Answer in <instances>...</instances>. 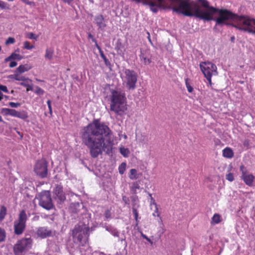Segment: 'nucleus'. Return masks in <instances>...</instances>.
Segmentation results:
<instances>
[{
    "label": "nucleus",
    "instance_id": "23",
    "mask_svg": "<svg viewBox=\"0 0 255 255\" xmlns=\"http://www.w3.org/2000/svg\"><path fill=\"white\" fill-rule=\"evenodd\" d=\"M22 57L20 54H16L15 53H12L10 56L6 57L4 59V62H7L12 59H13V60L17 59L18 60H20L22 59Z\"/></svg>",
    "mask_w": 255,
    "mask_h": 255
},
{
    "label": "nucleus",
    "instance_id": "51",
    "mask_svg": "<svg viewBox=\"0 0 255 255\" xmlns=\"http://www.w3.org/2000/svg\"><path fill=\"white\" fill-rule=\"evenodd\" d=\"M2 91L5 93H8V90L6 86L4 85H0V91Z\"/></svg>",
    "mask_w": 255,
    "mask_h": 255
},
{
    "label": "nucleus",
    "instance_id": "38",
    "mask_svg": "<svg viewBox=\"0 0 255 255\" xmlns=\"http://www.w3.org/2000/svg\"><path fill=\"white\" fill-rule=\"evenodd\" d=\"M103 60L104 61V63L106 67L111 68L112 67V64L109 59L106 57L102 58Z\"/></svg>",
    "mask_w": 255,
    "mask_h": 255
},
{
    "label": "nucleus",
    "instance_id": "14",
    "mask_svg": "<svg viewBox=\"0 0 255 255\" xmlns=\"http://www.w3.org/2000/svg\"><path fill=\"white\" fill-rule=\"evenodd\" d=\"M139 57L144 65H148L152 62V56L149 49H141Z\"/></svg>",
    "mask_w": 255,
    "mask_h": 255
},
{
    "label": "nucleus",
    "instance_id": "12",
    "mask_svg": "<svg viewBox=\"0 0 255 255\" xmlns=\"http://www.w3.org/2000/svg\"><path fill=\"white\" fill-rule=\"evenodd\" d=\"M240 170L241 172V179L247 185L252 186L255 177L252 174L249 173L247 168L244 165L240 166Z\"/></svg>",
    "mask_w": 255,
    "mask_h": 255
},
{
    "label": "nucleus",
    "instance_id": "42",
    "mask_svg": "<svg viewBox=\"0 0 255 255\" xmlns=\"http://www.w3.org/2000/svg\"><path fill=\"white\" fill-rule=\"evenodd\" d=\"M7 4L4 1L0 0V7L2 9H8V7L7 6Z\"/></svg>",
    "mask_w": 255,
    "mask_h": 255
},
{
    "label": "nucleus",
    "instance_id": "54",
    "mask_svg": "<svg viewBox=\"0 0 255 255\" xmlns=\"http://www.w3.org/2000/svg\"><path fill=\"white\" fill-rule=\"evenodd\" d=\"M22 1H23L24 3H25L26 4L31 5L34 3L33 2L29 1V0H21Z\"/></svg>",
    "mask_w": 255,
    "mask_h": 255
},
{
    "label": "nucleus",
    "instance_id": "34",
    "mask_svg": "<svg viewBox=\"0 0 255 255\" xmlns=\"http://www.w3.org/2000/svg\"><path fill=\"white\" fill-rule=\"evenodd\" d=\"M120 152L124 157H127L129 154V150L128 148L122 147L120 148Z\"/></svg>",
    "mask_w": 255,
    "mask_h": 255
},
{
    "label": "nucleus",
    "instance_id": "5",
    "mask_svg": "<svg viewBox=\"0 0 255 255\" xmlns=\"http://www.w3.org/2000/svg\"><path fill=\"white\" fill-rule=\"evenodd\" d=\"M122 76L123 85L128 91H134L136 87L137 74L133 70L125 69Z\"/></svg>",
    "mask_w": 255,
    "mask_h": 255
},
{
    "label": "nucleus",
    "instance_id": "52",
    "mask_svg": "<svg viewBox=\"0 0 255 255\" xmlns=\"http://www.w3.org/2000/svg\"><path fill=\"white\" fill-rule=\"evenodd\" d=\"M149 196L151 198V203H150V205H154L155 207H157V205L156 204V203L155 202L154 199H153V198L152 197V195L151 194H149Z\"/></svg>",
    "mask_w": 255,
    "mask_h": 255
},
{
    "label": "nucleus",
    "instance_id": "11",
    "mask_svg": "<svg viewBox=\"0 0 255 255\" xmlns=\"http://www.w3.org/2000/svg\"><path fill=\"white\" fill-rule=\"evenodd\" d=\"M39 204L43 208L49 210L54 207L49 191H45L40 195Z\"/></svg>",
    "mask_w": 255,
    "mask_h": 255
},
{
    "label": "nucleus",
    "instance_id": "15",
    "mask_svg": "<svg viewBox=\"0 0 255 255\" xmlns=\"http://www.w3.org/2000/svg\"><path fill=\"white\" fill-rule=\"evenodd\" d=\"M36 234L39 237L45 239L52 236V232L47 227H41L37 229Z\"/></svg>",
    "mask_w": 255,
    "mask_h": 255
},
{
    "label": "nucleus",
    "instance_id": "57",
    "mask_svg": "<svg viewBox=\"0 0 255 255\" xmlns=\"http://www.w3.org/2000/svg\"><path fill=\"white\" fill-rule=\"evenodd\" d=\"M28 38L31 39H36V38L35 37V34L33 33H30L29 34Z\"/></svg>",
    "mask_w": 255,
    "mask_h": 255
},
{
    "label": "nucleus",
    "instance_id": "30",
    "mask_svg": "<svg viewBox=\"0 0 255 255\" xmlns=\"http://www.w3.org/2000/svg\"><path fill=\"white\" fill-rule=\"evenodd\" d=\"M132 211L134 218V220H135V223H136L135 226H138V223H139V221H138L139 217H138V213L137 209H132Z\"/></svg>",
    "mask_w": 255,
    "mask_h": 255
},
{
    "label": "nucleus",
    "instance_id": "59",
    "mask_svg": "<svg viewBox=\"0 0 255 255\" xmlns=\"http://www.w3.org/2000/svg\"><path fill=\"white\" fill-rule=\"evenodd\" d=\"M3 95L2 93L0 91V101L3 99Z\"/></svg>",
    "mask_w": 255,
    "mask_h": 255
},
{
    "label": "nucleus",
    "instance_id": "39",
    "mask_svg": "<svg viewBox=\"0 0 255 255\" xmlns=\"http://www.w3.org/2000/svg\"><path fill=\"white\" fill-rule=\"evenodd\" d=\"M96 47H97V48L99 50V53H100V56L102 58L106 57V56L105 55L104 53V52L103 51V50H102L101 48L99 46V45H98V43H96Z\"/></svg>",
    "mask_w": 255,
    "mask_h": 255
},
{
    "label": "nucleus",
    "instance_id": "61",
    "mask_svg": "<svg viewBox=\"0 0 255 255\" xmlns=\"http://www.w3.org/2000/svg\"><path fill=\"white\" fill-rule=\"evenodd\" d=\"M118 234H119L118 232H116V233H114V235L115 236H118Z\"/></svg>",
    "mask_w": 255,
    "mask_h": 255
},
{
    "label": "nucleus",
    "instance_id": "43",
    "mask_svg": "<svg viewBox=\"0 0 255 255\" xmlns=\"http://www.w3.org/2000/svg\"><path fill=\"white\" fill-rule=\"evenodd\" d=\"M9 112V116H11L13 117H17L18 111H16L14 109H10Z\"/></svg>",
    "mask_w": 255,
    "mask_h": 255
},
{
    "label": "nucleus",
    "instance_id": "26",
    "mask_svg": "<svg viewBox=\"0 0 255 255\" xmlns=\"http://www.w3.org/2000/svg\"><path fill=\"white\" fill-rule=\"evenodd\" d=\"M140 189L139 183L138 181L132 183V185L130 187V191L133 194L137 193V190Z\"/></svg>",
    "mask_w": 255,
    "mask_h": 255
},
{
    "label": "nucleus",
    "instance_id": "62",
    "mask_svg": "<svg viewBox=\"0 0 255 255\" xmlns=\"http://www.w3.org/2000/svg\"><path fill=\"white\" fill-rule=\"evenodd\" d=\"M0 122H3L1 117L0 116Z\"/></svg>",
    "mask_w": 255,
    "mask_h": 255
},
{
    "label": "nucleus",
    "instance_id": "48",
    "mask_svg": "<svg viewBox=\"0 0 255 255\" xmlns=\"http://www.w3.org/2000/svg\"><path fill=\"white\" fill-rule=\"evenodd\" d=\"M88 37L89 39H91L92 41L95 43V45L96 44V43H97V40H96V39L94 38V36L91 33H90V32L88 33Z\"/></svg>",
    "mask_w": 255,
    "mask_h": 255
},
{
    "label": "nucleus",
    "instance_id": "56",
    "mask_svg": "<svg viewBox=\"0 0 255 255\" xmlns=\"http://www.w3.org/2000/svg\"><path fill=\"white\" fill-rule=\"evenodd\" d=\"M105 216L106 218H110L111 216L110 211L108 210L106 211L105 213Z\"/></svg>",
    "mask_w": 255,
    "mask_h": 255
},
{
    "label": "nucleus",
    "instance_id": "19",
    "mask_svg": "<svg viewBox=\"0 0 255 255\" xmlns=\"http://www.w3.org/2000/svg\"><path fill=\"white\" fill-rule=\"evenodd\" d=\"M141 175L142 173H138L136 169L132 168L129 171L128 177L131 180H136L138 179Z\"/></svg>",
    "mask_w": 255,
    "mask_h": 255
},
{
    "label": "nucleus",
    "instance_id": "8",
    "mask_svg": "<svg viewBox=\"0 0 255 255\" xmlns=\"http://www.w3.org/2000/svg\"><path fill=\"white\" fill-rule=\"evenodd\" d=\"M27 220V215L24 210H21L18 217L17 220L14 222V232L15 235H21L26 227V222Z\"/></svg>",
    "mask_w": 255,
    "mask_h": 255
},
{
    "label": "nucleus",
    "instance_id": "58",
    "mask_svg": "<svg viewBox=\"0 0 255 255\" xmlns=\"http://www.w3.org/2000/svg\"><path fill=\"white\" fill-rule=\"evenodd\" d=\"M64 2L70 3L73 0H62Z\"/></svg>",
    "mask_w": 255,
    "mask_h": 255
},
{
    "label": "nucleus",
    "instance_id": "31",
    "mask_svg": "<svg viewBox=\"0 0 255 255\" xmlns=\"http://www.w3.org/2000/svg\"><path fill=\"white\" fill-rule=\"evenodd\" d=\"M31 83L32 82H27V83H26L25 82L24 83H20V85L23 87H26V91L28 92L29 91H33V88Z\"/></svg>",
    "mask_w": 255,
    "mask_h": 255
},
{
    "label": "nucleus",
    "instance_id": "17",
    "mask_svg": "<svg viewBox=\"0 0 255 255\" xmlns=\"http://www.w3.org/2000/svg\"><path fill=\"white\" fill-rule=\"evenodd\" d=\"M94 22L97 25L99 29H104L106 27L105 20L102 14H99L95 16Z\"/></svg>",
    "mask_w": 255,
    "mask_h": 255
},
{
    "label": "nucleus",
    "instance_id": "4",
    "mask_svg": "<svg viewBox=\"0 0 255 255\" xmlns=\"http://www.w3.org/2000/svg\"><path fill=\"white\" fill-rule=\"evenodd\" d=\"M237 23L234 26L245 32L255 35V19L248 16H237Z\"/></svg>",
    "mask_w": 255,
    "mask_h": 255
},
{
    "label": "nucleus",
    "instance_id": "36",
    "mask_svg": "<svg viewBox=\"0 0 255 255\" xmlns=\"http://www.w3.org/2000/svg\"><path fill=\"white\" fill-rule=\"evenodd\" d=\"M34 47L33 45H30V43L26 41L23 43V48L27 50H30L33 48Z\"/></svg>",
    "mask_w": 255,
    "mask_h": 255
},
{
    "label": "nucleus",
    "instance_id": "60",
    "mask_svg": "<svg viewBox=\"0 0 255 255\" xmlns=\"http://www.w3.org/2000/svg\"><path fill=\"white\" fill-rule=\"evenodd\" d=\"M147 34H148V39L149 42H151V40L150 37V34H149V33L148 32H147Z\"/></svg>",
    "mask_w": 255,
    "mask_h": 255
},
{
    "label": "nucleus",
    "instance_id": "41",
    "mask_svg": "<svg viewBox=\"0 0 255 255\" xmlns=\"http://www.w3.org/2000/svg\"><path fill=\"white\" fill-rule=\"evenodd\" d=\"M15 39L13 37H8L6 41H5V44H13L15 42Z\"/></svg>",
    "mask_w": 255,
    "mask_h": 255
},
{
    "label": "nucleus",
    "instance_id": "20",
    "mask_svg": "<svg viewBox=\"0 0 255 255\" xmlns=\"http://www.w3.org/2000/svg\"><path fill=\"white\" fill-rule=\"evenodd\" d=\"M234 155L233 150L230 147H226L223 150V156L227 158H232Z\"/></svg>",
    "mask_w": 255,
    "mask_h": 255
},
{
    "label": "nucleus",
    "instance_id": "40",
    "mask_svg": "<svg viewBox=\"0 0 255 255\" xmlns=\"http://www.w3.org/2000/svg\"><path fill=\"white\" fill-rule=\"evenodd\" d=\"M226 178L228 181L232 182L234 180V175L232 173H229L226 175Z\"/></svg>",
    "mask_w": 255,
    "mask_h": 255
},
{
    "label": "nucleus",
    "instance_id": "3",
    "mask_svg": "<svg viewBox=\"0 0 255 255\" xmlns=\"http://www.w3.org/2000/svg\"><path fill=\"white\" fill-rule=\"evenodd\" d=\"M110 110L117 115L122 116L127 110L125 94L121 91H111Z\"/></svg>",
    "mask_w": 255,
    "mask_h": 255
},
{
    "label": "nucleus",
    "instance_id": "13",
    "mask_svg": "<svg viewBox=\"0 0 255 255\" xmlns=\"http://www.w3.org/2000/svg\"><path fill=\"white\" fill-rule=\"evenodd\" d=\"M53 197L58 203H62L66 200V195L61 185H57L53 190Z\"/></svg>",
    "mask_w": 255,
    "mask_h": 255
},
{
    "label": "nucleus",
    "instance_id": "63",
    "mask_svg": "<svg viewBox=\"0 0 255 255\" xmlns=\"http://www.w3.org/2000/svg\"><path fill=\"white\" fill-rule=\"evenodd\" d=\"M234 39H235V37H234V36H233V37H231V40H232V41H233L234 40Z\"/></svg>",
    "mask_w": 255,
    "mask_h": 255
},
{
    "label": "nucleus",
    "instance_id": "49",
    "mask_svg": "<svg viewBox=\"0 0 255 255\" xmlns=\"http://www.w3.org/2000/svg\"><path fill=\"white\" fill-rule=\"evenodd\" d=\"M212 77V76H211L205 77L208 82V86H209L211 87H212V80H211Z\"/></svg>",
    "mask_w": 255,
    "mask_h": 255
},
{
    "label": "nucleus",
    "instance_id": "37",
    "mask_svg": "<svg viewBox=\"0 0 255 255\" xmlns=\"http://www.w3.org/2000/svg\"><path fill=\"white\" fill-rule=\"evenodd\" d=\"M36 90L35 91V93H36L37 95H42L44 93V91L43 89H42L41 88H40L38 86H36L35 87Z\"/></svg>",
    "mask_w": 255,
    "mask_h": 255
},
{
    "label": "nucleus",
    "instance_id": "24",
    "mask_svg": "<svg viewBox=\"0 0 255 255\" xmlns=\"http://www.w3.org/2000/svg\"><path fill=\"white\" fill-rule=\"evenodd\" d=\"M197 3L199 5L206 8L207 10L206 12H209L210 8L213 7V6H209V2L207 0H198ZM204 11L205 12V11Z\"/></svg>",
    "mask_w": 255,
    "mask_h": 255
},
{
    "label": "nucleus",
    "instance_id": "2",
    "mask_svg": "<svg viewBox=\"0 0 255 255\" xmlns=\"http://www.w3.org/2000/svg\"><path fill=\"white\" fill-rule=\"evenodd\" d=\"M178 6L173 7V10L185 16L200 18L206 20H215L216 25H222L225 21L229 19L234 20L237 15L226 9H218L210 7L209 12H204L199 8L193 10L191 5L187 1L178 0Z\"/></svg>",
    "mask_w": 255,
    "mask_h": 255
},
{
    "label": "nucleus",
    "instance_id": "10",
    "mask_svg": "<svg viewBox=\"0 0 255 255\" xmlns=\"http://www.w3.org/2000/svg\"><path fill=\"white\" fill-rule=\"evenodd\" d=\"M199 66L204 77L218 75L217 68L216 65L210 62H201Z\"/></svg>",
    "mask_w": 255,
    "mask_h": 255
},
{
    "label": "nucleus",
    "instance_id": "7",
    "mask_svg": "<svg viewBox=\"0 0 255 255\" xmlns=\"http://www.w3.org/2000/svg\"><path fill=\"white\" fill-rule=\"evenodd\" d=\"M32 240L30 238H22L17 241L13 247L15 255H25L32 248Z\"/></svg>",
    "mask_w": 255,
    "mask_h": 255
},
{
    "label": "nucleus",
    "instance_id": "9",
    "mask_svg": "<svg viewBox=\"0 0 255 255\" xmlns=\"http://www.w3.org/2000/svg\"><path fill=\"white\" fill-rule=\"evenodd\" d=\"M48 162L44 158L38 160L34 167V171L37 175L41 178L47 177L48 173Z\"/></svg>",
    "mask_w": 255,
    "mask_h": 255
},
{
    "label": "nucleus",
    "instance_id": "1",
    "mask_svg": "<svg viewBox=\"0 0 255 255\" xmlns=\"http://www.w3.org/2000/svg\"><path fill=\"white\" fill-rule=\"evenodd\" d=\"M112 133L110 128L99 120H94L84 127L80 133L82 143L89 149L91 156L94 158L102 154L103 150L109 149L105 138L110 136Z\"/></svg>",
    "mask_w": 255,
    "mask_h": 255
},
{
    "label": "nucleus",
    "instance_id": "32",
    "mask_svg": "<svg viewBox=\"0 0 255 255\" xmlns=\"http://www.w3.org/2000/svg\"><path fill=\"white\" fill-rule=\"evenodd\" d=\"M126 163H122L119 167V172L121 174H123L126 170Z\"/></svg>",
    "mask_w": 255,
    "mask_h": 255
},
{
    "label": "nucleus",
    "instance_id": "25",
    "mask_svg": "<svg viewBox=\"0 0 255 255\" xmlns=\"http://www.w3.org/2000/svg\"><path fill=\"white\" fill-rule=\"evenodd\" d=\"M221 222V216L219 214H215L211 219V224L216 225Z\"/></svg>",
    "mask_w": 255,
    "mask_h": 255
},
{
    "label": "nucleus",
    "instance_id": "55",
    "mask_svg": "<svg viewBox=\"0 0 255 255\" xmlns=\"http://www.w3.org/2000/svg\"><path fill=\"white\" fill-rule=\"evenodd\" d=\"M17 65V63L15 61H11L9 65V67L10 68H13L15 67Z\"/></svg>",
    "mask_w": 255,
    "mask_h": 255
},
{
    "label": "nucleus",
    "instance_id": "28",
    "mask_svg": "<svg viewBox=\"0 0 255 255\" xmlns=\"http://www.w3.org/2000/svg\"><path fill=\"white\" fill-rule=\"evenodd\" d=\"M53 50L47 48L45 50V54L44 56L46 59L51 60L53 58Z\"/></svg>",
    "mask_w": 255,
    "mask_h": 255
},
{
    "label": "nucleus",
    "instance_id": "21",
    "mask_svg": "<svg viewBox=\"0 0 255 255\" xmlns=\"http://www.w3.org/2000/svg\"><path fill=\"white\" fill-rule=\"evenodd\" d=\"M131 201L132 209H137L140 207L139 200L137 196H132L130 197Z\"/></svg>",
    "mask_w": 255,
    "mask_h": 255
},
{
    "label": "nucleus",
    "instance_id": "35",
    "mask_svg": "<svg viewBox=\"0 0 255 255\" xmlns=\"http://www.w3.org/2000/svg\"><path fill=\"white\" fill-rule=\"evenodd\" d=\"M5 238V231L0 227V243L3 241Z\"/></svg>",
    "mask_w": 255,
    "mask_h": 255
},
{
    "label": "nucleus",
    "instance_id": "46",
    "mask_svg": "<svg viewBox=\"0 0 255 255\" xmlns=\"http://www.w3.org/2000/svg\"><path fill=\"white\" fill-rule=\"evenodd\" d=\"M9 106L11 108H17L20 106V104L19 103L9 102L8 104Z\"/></svg>",
    "mask_w": 255,
    "mask_h": 255
},
{
    "label": "nucleus",
    "instance_id": "44",
    "mask_svg": "<svg viewBox=\"0 0 255 255\" xmlns=\"http://www.w3.org/2000/svg\"><path fill=\"white\" fill-rule=\"evenodd\" d=\"M10 109L8 108H2L1 109V113L5 116L9 115Z\"/></svg>",
    "mask_w": 255,
    "mask_h": 255
},
{
    "label": "nucleus",
    "instance_id": "22",
    "mask_svg": "<svg viewBox=\"0 0 255 255\" xmlns=\"http://www.w3.org/2000/svg\"><path fill=\"white\" fill-rule=\"evenodd\" d=\"M31 69V67L29 66L27 64L25 65H20L17 69L15 71V73H18L20 74L21 73H24L30 70Z\"/></svg>",
    "mask_w": 255,
    "mask_h": 255
},
{
    "label": "nucleus",
    "instance_id": "16",
    "mask_svg": "<svg viewBox=\"0 0 255 255\" xmlns=\"http://www.w3.org/2000/svg\"><path fill=\"white\" fill-rule=\"evenodd\" d=\"M115 49L117 54L121 56L125 55L126 52V47L124 43H122L121 39H118L116 43Z\"/></svg>",
    "mask_w": 255,
    "mask_h": 255
},
{
    "label": "nucleus",
    "instance_id": "18",
    "mask_svg": "<svg viewBox=\"0 0 255 255\" xmlns=\"http://www.w3.org/2000/svg\"><path fill=\"white\" fill-rule=\"evenodd\" d=\"M9 77L12 79L21 81L20 83H24L26 82H32V81L27 77H25L18 73H15L13 75H10Z\"/></svg>",
    "mask_w": 255,
    "mask_h": 255
},
{
    "label": "nucleus",
    "instance_id": "45",
    "mask_svg": "<svg viewBox=\"0 0 255 255\" xmlns=\"http://www.w3.org/2000/svg\"><path fill=\"white\" fill-rule=\"evenodd\" d=\"M160 214L158 211V207L157 206L155 207V210H154V212L152 214V216L154 217L157 216L158 217H160Z\"/></svg>",
    "mask_w": 255,
    "mask_h": 255
},
{
    "label": "nucleus",
    "instance_id": "29",
    "mask_svg": "<svg viewBox=\"0 0 255 255\" xmlns=\"http://www.w3.org/2000/svg\"><path fill=\"white\" fill-rule=\"evenodd\" d=\"M28 117L27 113L25 111L17 112V117L22 120H25Z\"/></svg>",
    "mask_w": 255,
    "mask_h": 255
},
{
    "label": "nucleus",
    "instance_id": "47",
    "mask_svg": "<svg viewBox=\"0 0 255 255\" xmlns=\"http://www.w3.org/2000/svg\"><path fill=\"white\" fill-rule=\"evenodd\" d=\"M47 105H48V109H49V114H50L51 116L52 115V107H51V102L50 100H48L47 101Z\"/></svg>",
    "mask_w": 255,
    "mask_h": 255
},
{
    "label": "nucleus",
    "instance_id": "27",
    "mask_svg": "<svg viewBox=\"0 0 255 255\" xmlns=\"http://www.w3.org/2000/svg\"><path fill=\"white\" fill-rule=\"evenodd\" d=\"M6 208L3 205L1 206L0 209V222L3 221V220L4 219L5 216L6 215Z\"/></svg>",
    "mask_w": 255,
    "mask_h": 255
},
{
    "label": "nucleus",
    "instance_id": "6",
    "mask_svg": "<svg viewBox=\"0 0 255 255\" xmlns=\"http://www.w3.org/2000/svg\"><path fill=\"white\" fill-rule=\"evenodd\" d=\"M89 228L77 225L72 231V237L75 243H79L81 246H85L88 243Z\"/></svg>",
    "mask_w": 255,
    "mask_h": 255
},
{
    "label": "nucleus",
    "instance_id": "33",
    "mask_svg": "<svg viewBox=\"0 0 255 255\" xmlns=\"http://www.w3.org/2000/svg\"><path fill=\"white\" fill-rule=\"evenodd\" d=\"M189 79L187 78L185 79V85L186 88L187 89V91L189 93H192L193 90V88L190 85L189 82Z\"/></svg>",
    "mask_w": 255,
    "mask_h": 255
},
{
    "label": "nucleus",
    "instance_id": "53",
    "mask_svg": "<svg viewBox=\"0 0 255 255\" xmlns=\"http://www.w3.org/2000/svg\"><path fill=\"white\" fill-rule=\"evenodd\" d=\"M141 236L143 239H145L147 241H148L151 244H152V242L151 241V240L149 239L145 235H144L143 233H141Z\"/></svg>",
    "mask_w": 255,
    "mask_h": 255
},
{
    "label": "nucleus",
    "instance_id": "64",
    "mask_svg": "<svg viewBox=\"0 0 255 255\" xmlns=\"http://www.w3.org/2000/svg\"><path fill=\"white\" fill-rule=\"evenodd\" d=\"M124 137H125V138H127V135H125L124 136Z\"/></svg>",
    "mask_w": 255,
    "mask_h": 255
},
{
    "label": "nucleus",
    "instance_id": "50",
    "mask_svg": "<svg viewBox=\"0 0 255 255\" xmlns=\"http://www.w3.org/2000/svg\"><path fill=\"white\" fill-rule=\"evenodd\" d=\"M122 200L124 202L125 204H126V205H129V199L128 197H127L126 196H123L122 197Z\"/></svg>",
    "mask_w": 255,
    "mask_h": 255
}]
</instances>
